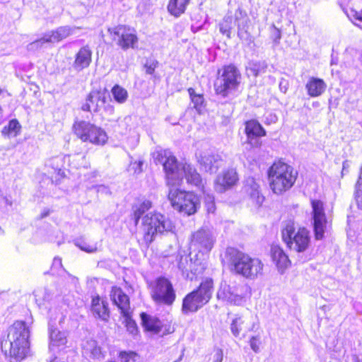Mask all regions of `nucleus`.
<instances>
[{
    "instance_id": "nucleus-35",
    "label": "nucleus",
    "mask_w": 362,
    "mask_h": 362,
    "mask_svg": "<svg viewBox=\"0 0 362 362\" xmlns=\"http://www.w3.org/2000/svg\"><path fill=\"white\" fill-rule=\"evenodd\" d=\"M111 93L115 100L119 104H123L127 100L128 92L119 85H115L111 90Z\"/></svg>"
},
{
    "instance_id": "nucleus-46",
    "label": "nucleus",
    "mask_w": 362,
    "mask_h": 362,
    "mask_svg": "<svg viewBox=\"0 0 362 362\" xmlns=\"http://www.w3.org/2000/svg\"><path fill=\"white\" fill-rule=\"evenodd\" d=\"M189 259L188 257H181L178 264L179 269L182 271V274H186L187 276H189Z\"/></svg>"
},
{
    "instance_id": "nucleus-58",
    "label": "nucleus",
    "mask_w": 362,
    "mask_h": 362,
    "mask_svg": "<svg viewBox=\"0 0 362 362\" xmlns=\"http://www.w3.org/2000/svg\"><path fill=\"white\" fill-rule=\"evenodd\" d=\"M130 120H131V117H129V116L125 117L124 118V122H129Z\"/></svg>"
},
{
    "instance_id": "nucleus-14",
    "label": "nucleus",
    "mask_w": 362,
    "mask_h": 362,
    "mask_svg": "<svg viewBox=\"0 0 362 362\" xmlns=\"http://www.w3.org/2000/svg\"><path fill=\"white\" fill-rule=\"evenodd\" d=\"M215 236L213 232L206 228H202L192 234L190 249L194 252L208 253L215 243Z\"/></svg>"
},
{
    "instance_id": "nucleus-40",
    "label": "nucleus",
    "mask_w": 362,
    "mask_h": 362,
    "mask_svg": "<svg viewBox=\"0 0 362 362\" xmlns=\"http://www.w3.org/2000/svg\"><path fill=\"white\" fill-rule=\"evenodd\" d=\"M232 21V17L227 16L224 18L223 21L219 25L220 32L226 35L228 38L230 37V30L233 28Z\"/></svg>"
},
{
    "instance_id": "nucleus-37",
    "label": "nucleus",
    "mask_w": 362,
    "mask_h": 362,
    "mask_svg": "<svg viewBox=\"0 0 362 362\" xmlns=\"http://www.w3.org/2000/svg\"><path fill=\"white\" fill-rule=\"evenodd\" d=\"M74 244L82 251L88 253H94L98 250L97 243H88L82 238L75 240Z\"/></svg>"
},
{
    "instance_id": "nucleus-54",
    "label": "nucleus",
    "mask_w": 362,
    "mask_h": 362,
    "mask_svg": "<svg viewBox=\"0 0 362 362\" xmlns=\"http://www.w3.org/2000/svg\"><path fill=\"white\" fill-rule=\"evenodd\" d=\"M355 198L358 207L362 210V196L360 194V191H356Z\"/></svg>"
},
{
    "instance_id": "nucleus-7",
    "label": "nucleus",
    "mask_w": 362,
    "mask_h": 362,
    "mask_svg": "<svg viewBox=\"0 0 362 362\" xmlns=\"http://www.w3.org/2000/svg\"><path fill=\"white\" fill-rule=\"evenodd\" d=\"M142 230L146 243H151L156 235L170 232L174 226L172 221L160 213H148L142 218Z\"/></svg>"
},
{
    "instance_id": "nucleus-10",
    "label": "nucleus",
    "mask_w": 362,
    "mask_h": 362,
    "mask_svg": "<svg viewBox=\"0 0 362 362\" xmlns=\"http://www.w3.org/2000/svg\"><path fill=\"white\" fill-rule=\"evenodd\" d=\"M76 135L84 142L104 145L107 141L106 132L90 122L81 121L74 124Z\"/></svg>"
},
{
    "instance_id": "nucleus-52",
    "label": "nucleus",
    "mask_w": 362,
    "mask_h": 362,
    "mask_svg": "<svg viewBox=\"0 0 362 362\" xmlns=\"http://www.w3.org/2000/svg\"><path fill=\"white\" fill-rule=\"evenodd\" d=\"M223 351L221 349H218L214 354V362H222L223 361Z\"/></svg>"
},
{
    "instance_id": "nucleus-51",
    "label": "nucleus",
    "mask_w": 362,
    "mask_h": 362,
    "mask_svg": "<svg viewBox=\"0 0 362 362\" xmlns=\"http://www.w3.org/2000/svg\"><path fill=\"white\" fill-rule=\"evenodd\" d=\"M206 208L209 213H214L215 211V204L214 203L213 198L211 197H209V202L206 203Z\"/></svg>"
},
{
    "instance_id": "nucleus-48",
    "label": "nucleus",
    "mask_w": 362,
    "mask_h": 362,
    "mask_svg": "<svg viewBox=\"0 0 362 362\" xmlns=\"http://www.w3.org/2000/svg\"><path fill=\"white\" fill-rule=\"evenodd\" d=\"M135 356L136 354L133 352H121L119 354L121 362H135Z\"/></svg>"
},
{
    "instance_id": "nucleus-44",
    "label": "nucleus",
    "mask_w": 362,
    "mask_h": 362,
    "mask_svg": "<svg viewBox=\"0 0 362 362\" xmlns=\"http://www.w3.org/2000/svg\"><path fill=\"white\" fill-rule=\"evenodd\" d=\"M188 269L189 272H190L192 274L198 275L203 272L204 267L200 262H192V259H189V266Z\"/></svg>"
},
{
    "instance_id": "nucleus-9",
    "label": "nucleus",
    "mask_w": 362,
    "mask_h": 362,
    "mask_svg": "<svg viewBox=\"0 0 362 362\" xmlns=\"http://www.w3.org/2000/svg\"><path fill=\"white\" fill-rule=\"evenodd\" d=\"M107 32L112 40L122 49H134L137 47L139 38L134 28L125 25H118L109 28Z\"/></svg>"
},
{
    "instance_id": "nucleus-50",
    "label": "nucleus",
    "mask_w": 362,
    "mask_h": 362,
    "mask_svg": "<svg viewBox=\"0 0 362 362\" xmlns=\"http://www.w3.org/2000/svg\"><path fill=\"white\" fill-rule=\"evenodd\" d=\"M142 161H135L134 163H132L130 165V170H134V173L138 174L141 173L142 171Z\"/></svg>"
},
{
    "instance_id": "nucleus-28",
    "label": "nucleus",
    "mask_w": 362,
    "mask_h": 362,
    "mask_svg": "<svg viewBox=\"0 0 362 362\" xmlns=\"http://www.w3.org/2000/svg\"><path fill=\"white\" fill-rule=\"evenodd\" d=\"M49 349L52 350L54 347L64 346L67 340L64 332H60L56 328H53L51 325L49 327Z\"/></svg>"
},
{
    "instance_id": "nucleus-4",
    "label": "nucleus",
    "mask_w": 362,
    "mask_h": 362,
    "mask_svg": "<svg viewBox=\"0 0 362 362\" xmlns=\"http://www.w3.org/2000/svg\"><path fill=\"white\" fill-rule=\"evenodd\" d=\"M268 175L272 191L275 194H281L293 185L297 177V172L288 164L278 161L270 167Z\"/></svg>"
},
{
    "instance_id": "nucleus-41",
    "label": "nucleus",
    "mask_w": 362,
    "mask_h": 362,
    "mask_svg": "<svg viewBox=\"0 0 362 362\" xmlns=\"http://www.w3.org/2000/svg\"><path fill=\"white\" fill-rule=\"evenodd\" d=\"M249 66L250 70L255 76L262 72H264L267 68V64L264 62H252L249 64Z\"/></svg>"
},
{
    "instance_id": "nucleus-62",
    "label": "nucleus",
    "mask_w": 362,
    "mask_h": 362,
    "mask_svg": "<svg viewBox=\"0 0 362 362\" xmlns=\"http://www.w3.org/2000/svg\"><path fill=\"white\" fill-rule=\"evenodd\" d=\"M358 27H360L361 28H362V26H361V25H358Z\"/></svg>"
},
{
    "instance_id": "nucleus-20",
    "label": "nucleus",
    "mask_w": 362,
    "mask_h": 362,
    "mask_svg": "<svg viewBox=\"0 0 362 362\" xmlns=\"http://www.w3.org/2000/svg\"><path fill=\"white\" fill-rule=\"evenodd\" d=\"M245 191L250 196V199L256 207L262 205L264 197L260 192L259 184L254 177H248L245 180Z\"/></svg>"
},
{
    "instance_id": "nucleus-3",
    "label": "nucleus",
    "mask_w": 362,
    "mask_h": 362,
    "mask_svg": "<svg viewBox=\"0 0 362 362\" xmlns=\"http://www.w3.org/2000/svg\"><path fill=\"white\" fill-rule=\"evenodd\" d=\"M226 257L230 270L235 274L250 279H255L262 274L264 264L257 258H252L233 248L227 250Z\"/></svg>"
},
{
    "instance_id": "nucleus-38",
    "label": "nucleus",
    "mask_w": 362,
    "mask_h": 362,
    "mask_svg": "<svg viewBox=\"0 0 362 362\" xmlns=\"http://www.w3.org/2000/svg\"><path fill=\"white\" fill-rule=\"evenodd\" d=\"M152 207L151 202L148 200L144 201L134 211L133 218L134 220L135 225L138 224L139 218L148 209Z\"/></svg>"
},
{
    "instance_id": "nucleus-42",
    "label": "nucleus",
    "mask_w": 362,
    "mask_h": 362,
    "mask_svg": "<svg viewBox=\"0 0 362 362\" xmlns=\"http://www.w3.org/2000/svg\"><path fill=\"white\" fill-rule=\"evenodd\" d=\"M48 315L52 321H55L58 317L60 318L61 321L64 317V313L62 308L54 305L49 308Z\"/></svg>"
},
{
    "instance_id": "nucleus-47",
    "label": "nucleus",
    "mask_w": 362,
    "mask_h": 362,
    "mask_svg": "<svg viewBox=\"0 0 362 362\" xmlns=\"http://www.w3.org/2000/svg\"><path fill=\"white\" fill-rule=\"evenodd\" d=\"M47 42H51L45 40V34L43 35V37H41L40 39H38V40H35L34 42L30 43L28 45V49L29 50H33L35 49H38V48L41 47L43 44L47 43Z\"/></svg>"
},
{
    "instance_id": "nucleus-29",
    "label": "nucleus",
    "mask_w": 362,
    "mask_h": 362,
    "mask_svg": "<svg viewBox=\"0 0 362 362\" xmlns=\"http://www.w3.org/2000/svg\"><path fill=\"white\" fill-rule=\"evenodd\" d=\"M190 0H170L168 11L173 16L178 18L185 12Z\"/></svg>"
},
{
    "instance_id": "nucleus-61",
    "label": "nucleus",
    "mask_w": 362,
    "mask_h": 362,
    "mask_svg": "<svg viewBox=\"0 0 362 362\" xmlns=\"http://www.w3.org/2000/svg\"><path fill=\"white\" fill-rule=\"evenodd\" d=\"M2 233V230L1 228H0V234Z\"/></svg>"
},
{
    "instance_id": "nucleus-11",
    "label": "nucleus",
    "mask_w": 362,
    "mask_h": 362,
    "mask_svg": "<svg viewBox=\"0 0 362 362\" xmlns=\"http://www.w3.org/2000/svg\"><path fill=\"white\" fill-rule=\"evenodd\" d=\"M240 79V74L235 66L233 65L225 66L222 74L215 81V90L218 94L226 96L230 90L238 88Z\"/></svg>"
},
{
    "instance_id": "nucleus-56",
    "label": "nucleus",
    "mask_w": 362,
    "mask_h": 362,
    "mask_svg": "<svg viewBox=\"0 0 362 362\" xmlns=\"http://www.w3.org/2000/svg\"><path fill=\"white\" fill-rule=\"evenodd\" d=\"M174 332V328L171 327L170 326H168V327L163 332V334L172 333Z\"/></svg>"
},
{
    "instance_id": "nucleus-19",
    "label": "nucleus",
    "mask_w": 362,
    "mask_h": 362,
    "mask_svg": "<svg viewBox=\"0 0 362 362\" xmlns=\"http://www.w3.org/2000/svg\"><path fill=\"white\" fill-rule=\"evenodd\" d=\"M199 162L206 172L215 173L222 165L223 160L218 154L204 153L200 155Z\"/></svg>"
},
{
    "instance_id": "nucleus-59",
    "label": "nucleus",
    "mask_w": 362,
    "mask_h": 362,
    "mask_svg": "<svg viewBox=\"0 0 362 362\" xmlns=\"http://www.w3.org/2000/svg\"><path fill=\"white\" fill-rule=\"evenodd\" d=\"M50 362H63L58 359L57 358H54L53 360H52Z\"/></svg>"
},
{
    "instance_id": "nucleus-12",
    "label": "nucleus",
    "mask_w": 362,
    "mask_h": 362,
    "mask_svg": "<svg viewBox=\"0 0 362 362\" xmlns=\"http://www.w3.org/2000/svg\"><path fill=\"white\" fill-rule=\"evenodd\" d=\"M151 296L156 303L160 304L172 305L175 299L172 284L164 277H160L151 284Z\"/></svg>"
},
{
    "instance_id": "nucleus-33",
    "label": "nucleus",
    "mask_w": 362,
    "mask_h": 362,
    "mask_svg": "<svg viewBox=\"0 0 362 362\" xmlns=\"http://www.w3.org/2000/svg\"><path fill=\"white\" fill-rule=\"evenodd\" d=\"M83 352L87 355L90 354V356L93 358H100L103 356L100 347L98 346L94 340L86 341L83 346Z\"/></svg>"
},
{
    "instance_id": "nucleus-39",
    "label": "nucleus",
    "mask_w": 362,
    "mask_h": 362,
    "mask_svg": "<svg viewBox=\"0 0 362 362\" xmlns=\"http://www.w3.org/2000/svg\"><path fill=\"white\" fill-rule=\"evenodd\" d=\"M351 15L362 22V0H351Z\"/></svg>"
},
{
    "instance_id": "nucleus-60",
    "label": "nucleus",
    "mask_w": 362,
    "mask_h": 362,
    "mask_svg": "<svg viewBox=\"0 0 362 362\" xmlns=\"http://www.w3.org/2000/svg\"><path fill=\"white\" fill-rule=\"evenodd\" d=\"M54 262H59V263L61 264V259H54Z\"/></svg>"
},
{
    "instance_id": "nucleus-36",
    "label": "nucleus",
    "mask_w": 362,
    "mask_h": 362,
    "mask_svg": "<svg viewBox=\"0 0 362 362\" xmlns=\"http://www.w3.org/2000/svg\"><path fill=\"white\" fill-rule=\"evenodd\" d=\"M21 124L16 119H12L7 126L3 128L1 133L8 137L16 136L21 130Z\"/></svg>"
},
{
    "instance_id": "nucleus-8",
    "label": "nucleus",
    "mask_w": 362,
    "mask_h": 362,
    "mask_svg": "<svg viewBox=\"0 0 362 362\" xmlns=\"http://www.w3.org/2000/svg\"><path fill=\"white\" fill-rule=\"evenodd\" d=\"M168 199L173 208L188 216L194 214L199 206V201L194 193L180 190L172 187L169 191Z\"/></svg>"
},
{
    "instance_id": "nucleus-22",
    "label": "nucleus",
    "mask_w": 362,
    "mask_h": 362,
    "mask_svg": "<svg viewBox=\"0 0 362 362\" xmlns=\"http://www.w3.org/2000/svg\"><path fill=\"white\" fill-rule=\"evenodd\" d=\"M111 298L113 303L117 305L123 316H127L130 313V305L129 297L119 288L115 287L111 292Z\"/></svg>"
},
{
    "instance_id": "nucleus-23",
    "label": "nucleus",
    "mask_w": 362,
    "mask_h": 362,
    "mask_svg": "<svg viewBox=\"0 0 362 362\" xmlns=\"http://www.w3.org/2000/svg\"><path fill=\"white\" fill-rule=\"evenodd\" d=\"M235 18L238 26V35L243 40H248L250 34L247 32L249 18L245 11L238 8L235 12Z\"/></svg>"
},
{
    "instance_id": "nucleus-26",
    "label": "nucleus",
    "mask_w": 362,
    "mask_h": 362,
    "mask_svg": "<svg viewBox=\"0 0 362 362\" xmlns=\"http://www.w3.org/2000/svg\"><path fill=\"white\" fill-rule=\"evenodd\" d=\"M325 82L319 78L310 77L305 85L308 94L313 98L321 95L326 90Z\"/></svg>"
},
{
    "instance_id": "nucleus-43",
    "label": "nucleus",
    "mask_w": 362,
    "mask_h": 362,
    "mask_svg": "<svg viewBox=\"0 0 362 362\" xmlns=\"http://www.w3.org/2000/svg\"><path fill=\"white\" fill-rule=\"evenodd\" d=\"M66 157V161L69 163V165H73L75 168H78L81 166V163L79 161L85 158L84 156L79 153L74 154L73 156H65Z\"/></svg>"
},
{
    "instance_id": "nucleus-49",
    "label": "nucleus",
    "mask_w": 362,
    "mask_h": 362,
    "mask_svg": "<svg viewBox=\"0 0 362 362\" xmlns=\"http://www.w3.org/2000/svg\"><path fill=\"white\" fill-rule=\"evenodd\" d=\"M250 345L251 349L257 353L259 350V339L257 337H252L250 340Z\"/></svg>"
},
{
    "instance_id": "nucleus-30",
    "label": "nucleus",
    "mask_w": 362,
    "mask_h": 362,
    "mask_svg": "<svg viewBox=\"0 0 362 362\" xmlns=\"http://www.w3.org/2000/svg\"><path fill=\"white\" fill-rule=\"evenodd\" d=\"M250 329L247 325V318L243 315H236L231 322L230 331L235 337H238L242 331Z\"/></svg>"
},
{
    "instance_id": "nucleus-53",
    "label": "nucleus",
    "mask_w": 362,
    "mask_h": 362,
    "mask_svg": "<svg viewBox=\"0 0 362 362\" xmlns=\"http://www.w3.org/2000/svg\"><path fill=\"white\" fill-rule=\"evenodd\" d=\"M362 189V167L361 168L358 179L356 184V191H361Z\"/></svg>"
},
{
    "instance_id": "nucleus-63",
    "label": "nucleus",
    "mask_w": 362,
    "mask_h": 362,
    "mask_svg": "<svg viewBox=\"0 0 362 362\" xmlns=\"http://www.w3.org/2000/svg\"><path fill=\"white\" fill-rule=\"evenodd\" d=\"M1 93V90H0V93Z\"/></svg>"
},
{
    "instance_id": "nucleus-6",
    "label": "nucleus",
    "mask_w": 362,
    "mask_h": 362,
    "mask_svg": "<svg viewBox=\"0 0 362 362\" xmlns=\"http://www.w3.org/2000/svg\"><path fill=\"white\" fill-rule=\"evenodd\" d=\"M281 236L287 247L298 253L305 252L310 244L309 230L304 227L296 228L291 221L286 223L282 229Z\"/></svg>"
},
{
    "instance_id": "nucleus-34",
    "label": "nucleus",
    "mask_w": 362,
    "mask_h": 362,
    "mask_svg": "<svg viewBox=\"0 0 362 362\" xmlns=\"http://www.w3.org/2000/svg\"><path fill=\"white\" fill-rule=\"evenodd\" d=\"M187 90L190 96L191 102L194 105V108L200 113L204 107V98L203 95L197 93L192 88H188Z\"/></svg>"
},
{
    "instance_id": "nucleus-55",
    "label": "nucleus",
    "mask_w": 362,
    "mask_h": 362,
    "mask_svg": "<svg viewBox=\"0 0 362 362\" xmlns=\"http://www.w3.org/2000/svg\"><path fill=\"white\" fill-rule=\"evenodd\" d=\"M146 67V72L148 74H152L154 71V69H155V66L152 64H146L145 66Z\"/></svg>"
},
{
    "instance_id": "nucleus-21",
    "label": "nucleus",
    "mask_w": 362,
    "mask_h": 362,
    "mask_svg": "<svg viewBox=\"0 0 362 362\" xmlns=\"http://www.w3.org/2000/svg\"><path fill=\"white\" fill-rule=\"evenodd\" d=\"M90 310L95 317L104 322H107L110 317L108 303L98 296L92 298Z\"/></svg>"
},
{
    "instance_id": "nucleus-25",
    "label": "nucleus",
    "mask_w": 362,
    "mask_h": 362,
    "mask_svg": "<svg viewBox=\"0 0 362 362\" xmlns=\"http://www.w3.org/2000/svg\"><path fill=\"white\" fill-rule=\"evenodd\" d=\"M92 60V52L88 46L81 47L76 53L73 66L77 71H81L89 66Z\"/></svg>"
},
{
    "instance_id": "nucleus-31",
    "label": "nucleus",
    "mask_w": 362,
    "mask_h": 362,
    "mask_svg": "<svg viewBox=\"0 0 362 362\" xmlns=\"http://www.w3.org/2000/svg\"><path fill=\"white\" fill-rule=\"evenodd\" d=\"M141 317L146 329L156 334L163 331V326L160 321L151 318L148 315L144 313H141Z\"/></svg>"
},
{
    "instance_id": "nucleus-17",
    "label": "nucleus",
    "mask_w": 362,
    "mask_h": 362,
    "mask_svg": "<svg viewBox=\"0 0 362 362\" xmlns=\"http://www.w3.org/2000/svg\"><path fill=\"white\" fill-rule=\"evenodd\" d=\"M106 102L105 91L93 90L90 92L86 98V103L82 105L83 111L98 112Z\"/></svg>"
},
{
    "instance_id": "nucleus-15",
    "label": "nucleus",
    "mask_w": 362,
    "mask_h": 362,
    "mask_svg": "<svg viewBox=\"0 0 362 362\" xmlns=\"http://www.w3.org/2000/svg\"><path fill=\"white\" fill-rule=\"evenodd\" d=\"M240 286L229 285L221 283L217 292V298L231 305H240L244 302V297L240 293Z\"/></svg>"
},
{
    "instance_id": "nucleus-18",
    "label": "nucleus",
    "mask_w": 362,
    "mask_h": 362,
    "mask_svg": "<svg viewBox=\"0 0 362 362\" xmlns=\"http://www.w3.org/2000/svg\"><path fill=\"white\" fill-rule=\"evenodd\" d=\"M238 181V175L233 169L224 171L216 180L215 189L218 192H223L233 187Z\"/></svg>"
},
{
    "instance_id": "nucleus-1",
    "label": "nucleus",
    "mask_w": 362,
    "mask_h": 362,
    "mask_svg": "<svg viewBox=\"0 0 362 362\" xmlns=\"http://www.w3.org/2000/svg\"><path fill=\"white\" fill-rule=\"evenodd\" d=\"M30 328L23 321H16L0 339L1 348L6 355L23 359L29 349Z\"/></svg>"
},
{
    "instance_id": "nucleus-24",
    "label": "nucleus",
    "mask_w": 362,
    "mask_h": 362,
    "mask_svg": "<svg viewBox=\"0 0 362 362\" xmlns=\"http://www.w3.org/2000/svg\"><path fill=\"white\" fill-rule=\"evenodd\" d=\"M271 255L273 262L275 263L279 272L283 273L291 264V262L284 251L278 245L272 246Z\"/></svg>"
},
{
    "instance_id": "nucleus-16",
    "label": "nucleus",
    "mask_w": 362,
    "mask_h": 362,
    "mask_svg": "<svg viewBox=\"0 0 362 362\" xmlns=\"http://www.w3.org/2000/svg\"><path fill=\"white\" fill-rule=\"evenodd\" d=\"M245 132L249 144L252 147L261 146L259 138L265 136L266 131L257 121L252 119L246 122Z\"/></svg>"
},
{
    "instance_id": "nucleus-32",
    "label": "nucleus",
    "mask_w": 362,
    "mask_h": 362,
    "mask_svg": "<svg viewBox=\"0 0 362 362\" xmlns=\"http://www.w3.org/2000/svg\"><path fill=\"white\" fill-rule=\"evenodd\" d=\"M66 157L65 156H58L52 158L47 163V165L50 167L59 175L63 176L64 173L62 170L64 165L66 162Z\"/></svg>"
},
{
    "instance_id": "nucleus-57",
    "label": "nucleus",
    "mask_w": 362,
    "mask_h": 362,
    "mask_svg": "<svg viewBox=\"0 0 362 362\" xmlns=\"http://www.w3.org/2000/svg\"><path fill=\"white\" fill-rule=\"evenodd\" d=\"M283 83L281 82L280 84H279V87H280V89L281 90V91H283L284 93H286L287 88L284 86H283Z\"/></svg>"
},
{
    "instance_id": "nucleus-13",
    "label": "nucleus",
    "mask_w": 362,
    "mask_h": 362,
    "mask_svg": "<svg viewBox=\"0 0 362 362\" xmlns=\"http://www.w3.org/2000/svg\"><path fill=\"white\" fill-rule=\"evenodd\" d=\"M312 224L315 238L320 240L324 238L325 232L327 230L329 223L325 213L323 203L320 200H312Z\"/></svg>"
},
{
    "instance_id": "nucleus-5",
    "label": "nucleus",
    "mask_w": 362,
    "mask_h": 362,
    "mask_svg": "<svg viewBox=\"0 0 362 362\" xmlns=\"http://www.w3.org/2000/svg\"><path fill=\"white\" fill-rule=\"evenodd\" d=\"M214 291V281L207 277L202 280L199 287L188 293L182 300V312L185 315L195 313L211 298Z\"/></svg>"
},
{
    "instance_id": "nucleus-27",
    "label": "nucleus",
    "mask_w": 362,
    "mask_h": 362,
    "mask_svg": "<svg viewBox=\"0 0 362 362\" xmlns=\"http://www.w3.org/2000/svg\"><path fill=\"white\" fill-rule=\"evenodd\" d=\"M75 28L62 26L57 30L45 33V40L51 42H59L74 33Z\"/></svg>"
},
{
    "instance_id": "nucleus-45",
    "label": "nucleus",
    "mask_w": 362,
    "mask_h": 362,
    "mask_svg": "<svg viewBox=\"0 0 362 362\" xmlns=\"http://www.w3.org/2000/svg\"><path fill=\"white\" fill-rule=\"evenodd\" d=\"M124 317H125L124 322L127 331L132 334H135L137 332V326L136 322L131 319L130 313Z\"/></svg>"
},
{
    "instance_id": "nucleus-2",
    "label": "nucleus",
    "mask_w": 362,
    "mask_h": 362,
    "mask_svg": "<svg viewBox=\"0 0 362 362\" xmlns=\"http://www.w3.org/2000/svg\"><path fill=\"white\" fill-rule=\"evenodd\" d=\"M167 184L171 187L180 185L185 177L187 182L199 188H204L203 181L196 169L188 163L178 164L173 156H167L163 162Z\"/></svg>"
}]
</instances>
